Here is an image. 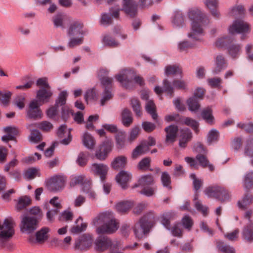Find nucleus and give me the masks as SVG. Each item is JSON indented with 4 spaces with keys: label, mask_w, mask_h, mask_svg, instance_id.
Instances as JSON below:
<instances>
[{
    "label": "nucleus",
    "mask_w": 253,
    "mask_h": 253,
    "mask_svg": "<svg viewBox=\"0 0 253 253\" xmlns=\"http://www.w3.org/2000/svg\"><path fill=\"white\" fill-rule=\"evenodd\" d=\"M189 19L192 21V31L189 33L188 37L196 41L200 40V37L203 35V27L210 23V19L207 14L198 8H193L189 10Z\"/></svg>",
    "instance_id": "obj_1"
},
{
    "label": "nucleus",
    "mask_w": 253,
    "mask_h": 253,
    "mask_svg": "<svg viewBox=\"0 0 253 253\" xmlns=\"http://www.w3.org/2000/svg\"><path fill=\"white\" fill-rule=\"evenodd\" d=\"M93 223L97 227L96 232L98 234L113 233L119 227L113 213L109 211L99 214L94 219Z\"/></svg>",
    "instance_id": "obj_2"
},
{
    "label": "nucleus",
    "mask_w": 253,
    "mask_h": 253,
    "mask_svg": "<svg viewBox=\"0 0 253 253\" xmlns=\"http://www.w3.org/2000/svg\"><path fill=\"white\" fill-rule=\"evenodd\" d=\"M115 77L122 85L126 89L132 88L134 83L140 86L144 84L143 79L139 76H137L133 69L122 70L119 74L116 75Z\"/></svg>",
    "instance_id": "obj_3"
},
{
    "label": "nucleus",
    "mask_w": 253,
    "mask_h": 253,
    "mask_svg": "<svg viewBox=\"0 0 253 253\" xmlns=\"http://www.w3.org/2000/svg\"><path fill=\"white\" fill-rule=\"evenodd\" d=\"M155 222V215L150 212L140 218L139 222L136 223L133 228L135 236L139 239L142 238L144 235L150 231Z\"/></svg>",
    "instance_id": "obj_4"
},
{
    "label": "nucleus",
    "mask_w": 253,
    "mask_h": 253,
    "mask_svg": "<svg viewBox=\"0 0 253 253\" xmlns=\"http://www.w3.org/2000/svg\"><path fill=\"white\" fill-rule=\"evenodd\" d=\"M233 41L234 39L231 37H224L217 39L215 45L219 47L227 46L229 55L233 58H236L241 52V46L239 44L233 43Z\"/></svg>",
    "instance_id": "obj_5"
},
{
    "label": "nucleus",
    "mask_w": 253,
    "mask_h": 253,
    "mask_svg": "<svg viewBox=\"0 0 253 253\" xmlns=\"http://www.w3.org/2000/svg\"><path fill=\"white\" fill-rule=\"evenodd\" d=\"M204 192L208 196L215 198L221 202L228 201L230 199V194L228 190L217 185L209 186Z\"/></svg>",
    "instance_id": "obj_6"
},
{
    "label": "nucleus",
    "mask_w": 253,
    "mask_h": 253,
    "mask_svg": "<svg viewBox=\"0 0 253 253\" xmlns=\"http://www.w3.org/2000/svg\"><path fill=\"white\" fill-rule=\"evenodd\" d=\"M14 221L11 218L4 219L3 223H0V243L9 241L13 236L15 231L14 229Z\"/></svg>",
    "instance_id": "obj_7"
},
{
    "label": "nucleus",
    "mask_w": 253,
    "mask_h": 253,
    "mask_svg": "<svg viewBox=\"0 0 253 253\" xmlns=\"http://www.w3.org/2000/svg\"><path fill=\"white\" fill-rule=\"evenodd\" d=\"M228 31L231 34H241L242 40L246 39V35L250 31V26L246 22L242 19H236L229 27Z\"/></svg>",
    "instance_id": "obj_8"
},
{
    "label": "nucleus",
    "mask_w": 253,
    "mask_h": 253,
    "mask_svg": "<svg viewBox=\"0 0 253 253\" xmlns=\"http://www.w3.org/2000/svg\"><path fill=\"white\" fill-rule=\"evenodd\" d=\"M96 250L99 252H103L110 248L111 250L117 249L119 247V243L118 241L112 242L107 236L101 235L96 239Z\"/></svg>",
    "instance_id": "obj_9"
},
{
    "label": "nucleus",
    "mask_w": 253,
    "mask_h": 253,
    "mask_svg": "<svg viewBox=\"0 0 253 253\" xmlns=\"http://www.w3.org/2000/svg\"><path fill=\"white\" fill-rule=\"evenodd\" d=\"M92 241V238L90 235L84 234L76 240L74 245L75 250L82 252L86 251L91 246Z\"/></svg>",
    "instance_id": "obj_10"
},
{
    "label": "nucleus",
    "mask_w": 253,
    "mask_h": 253,
    "mask_svg": "<svg viewBox=\"0 0 253 253\" xmlns=\"http://www.w3.org/2000/svg\"><path fill=\"white\" fill-rule=\"evenodd\" d=\"M101 82L104 88L103 97L101 100V105H104L106 102L111 99L113 97L112 93L113 79L105 77L101 79Z\"/></svg>",
    "instance_id": "obj_11"
},
{
    "label": "nucleus",
    "mask_w": 253,
    "mask_h": 253,
    "mask_svg": "<svg viewBox=\"0 0 253 253\" xmlns=\"http://www.w3.org/2000/svg\"><path fill=\"white\" fill-rule=\"evenodd\" d=\"M49 231V229L48 227H43L37 231L35 235H30L28 241L32 244H42L48 239Z\"/></svg>",
    "instance_id": "obj_12"
},
{
    "label": "nucleus",
    "mask_w": 253,
    "mask_h": 253,
    "mask_svg": "<svg viewBox=\"0 0 253 253\" xmlns=\"http://www.w3.org/2000/svg\"><path fill=\"white\" fill-rule=\"evenodd\" d=\"M38 222L36 217L31 216H24L21 222V231L28 233L33 232L37 229Z\"/></svg>",
    "instance_id": "obj_13"
},
{
    "label": "nucleus",
    "mask_w": 253,
    "mask_h": 253,
    "mask_svg": "<svg viewBox=\"0 0 253 253\" xmlns=\"http://www.w3.org/2000/svg\"><path fill=\"white\" fill-rule=\"evenodd\" d=\"M65 182L64 177L60 175H56L51 177L47 181L46 186L50 191H58L64 187Z\"/></svg>",
    "instance_id": "obj_14"
},
{
    "label": "nucleus",
    "mask_w": 253,
    "mask_h": 253,
    "mask_svg": "<svg viewBox=\"0 0 253 253\" xmlns=\"http://www.w3.org/2000/svg\"><path fill=\"white\" fill-rule=\"evenodd\" d=\"M27 113L28 117L34 120H38L42 118V111L38 100H33L30 103Z\"/></svg>",
    "instance_id": "obj_15"
},
{
    "label": "nucleus",
    "mask_w": 253,
    "mask_h": 253,
    "mask_svg": "<svg viewBox=\"0 0 253 253\" xmlns=\"http://www.w3.org/2000/svg\"><path fill=\"white\" fill-rule=\"evenodd\" d=\"M108 167L103 164H93L90 167V172L93 174L99 176L101 180L104 182L108 171Z\"/></svg>",
    "instance_id": "obj_16"
},
{
    "label": "nucleus",
    "mask_w": 253,
    "mask_h": 253,
    "mask_svg": "<svg viewBox=\"0 0 253 253\" xmlns=\"http://www.w3.org/2000/svg\"><path fill=\"white\" fill-rule=\"evenodd\" d=\"M83 24L79 21L72 23L67 31V35L69 37H81L84 35L85 32L83 29Z\"/></svg>",
    "instance_id": "obj_17"
},
{
    "label": "nucleus",
    "mask_w": 253,
    "mask_h": 253,
    "mask_svg": "<svg viewBox=\"0 0 253 253\" xmlns=\"http://www.w3.org/2000/svg\"><path fill=\"white\" fill-rule=\"evenodd\" d=\"M112 142L109 140L105 141L100 145L99 149L96 152V158L100 160H105L108 154L112 151Z\"/></svg>",
    "instance_id": "obj_18"
},
{
    "label": "nucleus",
    "mask_w": 253,
    "mask_h": 253,
    "mask_svg": "<svg viewBox=\"0 0 253 253\" xmlns=\"http://www.w3.org/2000/svg\"><path fill=\"white\" fill-rule=\"evenodd\" d=\"M53 95L50 88H41L37 92L36 97L38 102L42 104L49 102L50 98Z\"/></svg>",
    "instance_id": "obj_19"
},
{
    "label": "nucleus",
    "mask_w": 253,
    "mask_h": 253,
    "mask_svg": "<svg viewBox=\"0 0 253 253\" xmlns=\"http://www.w3.org/2000/svg\"><path fill=\"white\" fill-rule=\"evenodd\" d=\"M166 133V142H174L176 138L177 134L178 131L177 126L175 125H170L165 128Z\"/></svg>",
    "instance_id": "obj_20"
},
{
    "label": "nucleus",
    "mask_w": 253,
    "mask_h": 253,
    "mask_svg": "<svg viewBox=\"0 0 253 253\" xmlns=\"http://www.w3.org/2000/svg\"><path fill=\"white\" fill-rule=\"evenodd\" d=\"M227 66V63L225 57L221 55H217L215 59V67L212 70L214 74H218Z\"/></svg>",
    "instance_id": "obj_21"
},
{
    "label": "nucleus",
    "mask_w": 253,
    "mask_h": 253,
    "mask_svg": "<svg viewBox=\"0 0 253 253\" xmlns=\"http://www.w3.org/2000/svg\"><path fill=\"white\" fill-rule=\"evenodd\" d=\"M163 89L159 86H156L155 88V92L158 94H160L163 92H165L170 98L172 97L173 96L174 88L171 83L167 79H165L163 81Z\"/></svg>",
    "instance_id": "obj_22"
},
{
    "label": "nucleus",
    "mask_w": 253,
    "mask_h": 253,
    "mask_svg": "<svg viewBox=\"0 0 253 253\" xmlns=\"http://www.w3.org/2000/svg\"><path fill=\"white\" fill-rule=\"evenodd\" d=\"M57 134L59 137L62 138L67 136V138H64L61 141V143L64 145H68L72 140L71 130H67V127L65 125L61 126L58 129Z\"/></svg>",
    "instance_id": "obj_23"
},
{
    "label": "nucleus",
    "mask_w": 253,
    "mask_h": 253,
    "mask_svg": "<svg viewBox=\"0 0 253 253\" xmlns=\"http://www.w3.org/2000/svg\"><path fill=\"white\" fill-rule=\"evenodd\" d=\"M131 178V175L125 170L121 171L116 176V179L117 182L124 189L127 187V183Z\"/></svg>",
    "instance_id": "obj_24"
},
{
    "label": "nucleus",
    "mask_w": 253,
    "mask_h": 253,
    "mask_svg": "<svg viewBox=\"0 0 253 253\" xmlns=\"http://www.w3.org/2000/svg\"><path fill=\"white\" fill-rule=\"evenodd\" d=\"M70 21V18L63 14L58 13L52 17V22L54 26L57 27L65 28V24L67 22Z\"/></svg>",
    "instance_id": "obj_25"
},
{
    "label": "nucleus",
    "mask_w": 253,
    "mask_h": 253,
    "mask_svg": "<svg viewBox=\"0 0 253 253\" xmlns=\"http://www.w3.org/2000/svg\"><path fill=\"white\" fill-rule=\"evenodd\" d=\"M4 131L7 133L6 135L2 137V140L7 142L9 140H13L15 136L17 134L18 131L16 127L12 126H7L4 128Z\"/></svg>",
    "instance_id": "obj_26"
},
{
    "label": "nucleus",
    "mask_w": 253,
    "mask_h": 253,
    "mask_svg": "<svg viewBox=\"0 0 253 253\" xmlns=\"http://www.w3.org/2000/svg\"><path fill=\"white\" fill-rule=\"evenodd\" d=\"M122 123L126 127L129 126L133 122L131 112L127 108H125L121 114Z\"/></svg>",
    "instance_id": "obj_27"
},
{
    "label": "nucleus",
    "mask_w": 253,
    "mask_h": 253,
    "mask_svg": "<svg viewBox=\"0 0 253 253\" xmlns=\"http://www.w3.org/2000/svg\"><path fill=\"white\" fill-rule=\"evenodd\" d=\"M133 206V202L128 201H124L118 203L116 205L117 211L122 213H126Z\"/></svg>",
    "instance_id": "obj_28"
},
{
    "label": "nucleus",
    "mask_w": 253,
    "mask_h": 253,
    "mask_svg": "<svg viewBox=\"0 0 253 253\" xmlns=\"http://www.w3.org/2000/svg\"><path fill=\"white\" fill-rule=\"evenodd\" d=\"M127 163V158L124 156L116 157L111 163V167L114 169H123Z\"/></svg>",
    "instance_id": "obj_29"
},
{
    "label": "nucleus",
    "mask_w": 253,
    "mask_h": 253,
    "mask_svg": "<svg viewBox=\"0 0 253 253\" xmlns=\"http://www.w3.org/2000/svg\"><path fill=\"white\" fill-rule=\"evenodd\" d=\"M201 116L206 122L211 125L214 124V118L212 115V111L211 108L207 107L201 112Z\"/></svg>",
    "instance_id": "obj_30"
},
{
    "label": "nucleus",
    "mask_w": 253,
    "mask_h": 253,
    "mask_svg": "<svg viewBox=\"0 0 253 253\" xmlns=\"http://www.w3.org/2000/svg\"><path fill=\"white\" fill-rule=\"evenodd\" d=\"M184 21L183 15L179 10H175L171 17V22L173 26L176 27L182 26Z\"/></svg>",
    "instance_id": "obj_31"
},
{
    "label": "nucleus",
    "mask_w": 253,
    "mask_h": 253,
    "mask_svg": "<svg viewBox=\"0 0 253 253\" xmlns=\"http://www.w3.org/2000/svg\"><path fill=\"white\" fill-rule=\"evenodd\" d=\"M175 213L173 211L166 212L161 216V222L168 229H170V220L174 219Z\"/></svg>",
    "instance_id": "obj_32"
},
{
    "label": "nucleus",
    "mask_w": 253,
    "mask_h": 253,
    "mask_svg": "<svg viewBox=\"0 0 253 253\" xmlns=\"http://www.w3.org/2000/svg\"><path fill=\"white\" fill-rule=\"evenodd\" d=\"M145 109L147 112L151 115L153 120L157 122L158 117L156 110V106L153 100H148L145 105Z\"/></svg>",
    "instance_id": "obj_33"
},
{
    "label": "nucleus",
    "mask_w": 253,
    "mask_h": 253,
    "mask_svg": "<svg viewBox=\"0 0 253 253\" xmlns=\"http://www.w3.org/2000/svg\"><path fill=\"white\" fill-rule=\"evenodd\" d=\"M243 238L248 242H253V223L247 225L244 229L243 232Z\"/></svg>",
    "instance_id": "obj_34"
},
{
    "label": "nucleus",
    "mask_w": 253,
    "mask_h": 253,
    "mask_svg": "<svg viewBox=\"0 0 253 253\" xmlns=\"http://www.w3.org/2000/svg\"><path fill=\"white\" fill-rule=\"evenodd\" d=\"M192 137V133L189 129L182 130L181 131V138L179 140V146L181 147L185 148L187 143Z\"/></svg>",
    "instance_id": "obj_35"
},
{
    "label": "nucleus",
    "mask_w": 253,
    "mask_h": 253,
    "mask_svg": "<svg viewBox=\"0 0 253 253\" xmlns=\"http://www.w3.org/2000/svg\"><path fill=\"white\" fill-rule=\"evenodd\" d=\"M91 180L90 178H88L82 185V189L84 193L88 194L90 198L94 199L96 197V194L91 189Z\"/></svg>",
    "instance_id": "obj_36"
},
{
    "label": "nucleus",
    "mask_w": 253,
    "mask_h": 253,
    "mask_svg": "<svg viewBox=\"0 0 253 253\" xmlns=\"http://www.w3.org/2000/svg\"><path fill=\"white\" fill-rule=\"evenodd\" d=\"M130 105L137 117L140 118L142 115V107L139 100L133 98L130 100Z\"/></svg>",
    "instance_id": "obj_37"
},
{
    "label": "nucleus",
    "mask_w": 253,
    "mask_h": 253,
    "mask_svg": "<svg viewBox=\"0 0 253 253\" xmlns=\"http://www.w3.org/2000/svg\"><path fill=\"white\" fill-rule=\"evenodd\" d=\"M182 71L180 67L177 65H168L165 67V74L167 76L177 74H182Z\"/></svg>",
    "instance_id": "obj_38"
},
{
    "label": "nucleus",
    "mask_w": 253,
    "mask_h": 253,
    "mask_svg": "<svg viewBox=\"0 0 253 253\" xmlns=\"http://www.w3.org/2000/svg\"><path fill=\"white\" fill-rule=\"evenodd\" d=\"M253 196L252 194H246L242 200L238 202L239 207L243 210L246 209L252 202Z\"/></svg>",
    "instance_id": "obj_39"
},
{
    "label": "nucleus",
    "mask_w": 253,
    "mask_h": 253,
    "mask_svg": "<svg viewBox=\"0 0 253 253\" xmlns=\"http://www.w3.org/2000/svg\"><path fill=\"white\" fill-rule=\"evenodd\" d=\"M245 8L242 5H235L231 7L229 11V15L231 16L236 17L244 14Z\"/></svg>",
    "instance_id": "obj_40"
},
{
    "label": "nucleus",
    "mask_w": 253,
    "mask_h": 253,
    "mask_svg": "<svg viewBox=\"0 0 253 253\" xmlns=\"http://www.w3.org/2000/svg\"><path fill=\"white\" fill-rule=\"evenodd\" d=\"M33 127L35 126H28V128L31 130L30 140L31 142L38 143L42 140V135L40 132L36 129H32Z\"/></svg>",
    "instance_id": "obj_41"
},
{
    "label": "nucleus",
    "mask_w": 253,
    "mask_h": 253,
    "mask_svg": "<svg viewBox=\"0 0 253 253\" xmlns=\"http://www.w3.org/2000/svg\"><path fill=\"white\" fill-rule=\"evenodd\" d=\"M244 154L250 158L253 157V138L251 137L246 141Z\"/></svg>",
    "instance_id": "obj_42"
},
{
    "label": "nucleus",
    "mask_w": 253,
    "mask_h": 253,
    "mask_svg": "<svg viewBox=\"0 0 253 253\" xmlns=\"http://www.w3.org/2000/svg\"><path fill=\"white\" fill-rule=\"evenodd\" d=\"M84 145L88 149H92L95 145V140L93 137L87 132L84 134L83 138Z\"/></svg>",
    "instance_id": "obj_43"
},
{
    "label": "nucleus",
    "mask_w": 253,
    "mask_h": 253,
    "mask_svg": "<svg viewBox=\"0 0 253 253\" xmlns=\"http://www.w3.org/2000/svg\"><path fill=\"white\" fill-rule=\"evenodd\" d=\"M138 182L139 185L145 187L153 184L154 182V180L152 175L148 174L141 176Z\"/></svg>",
    "instance_id": "obj_44"
},
{
    "label": "nucleus",
    "mask_w": 253,
    "mask_h": 253,
    "mask_svg": "<svg viewBox=\"0 0 253 253\" xmlns=\"http://www.w3.org/2000/svg\"><path fill=\"white\" fill-rule=\"evenodd\" d=\"M126 133L125 132L120 131L117 132L116 135V141L118 148H122L126 141Z\"/></svg>",
    "instance_id": "obj_45"
},
{
    "label": "nucleus",
    "mask_w": 253,
    "mask_h": 253,
    "mask_svg": "<svg viewBox=\"0 0 253 253\" xmlns=\"http://www.w3.org/2000/svg\"><path fill=\"white\" fill-rule=\"evenodd\" d=\"M30 126H35L39 127L41 129L44 131H50L53 128L52 125L49 122L42 121L38 124H32L30 125Z\"/></svg>",
    "instance_id": "obj_46"
},
{
    "label": "nucleus",
    "mask_w": 253,
    "mask_h": 253,
    "mask_svg": "<svg viewBox=\"0 0 253 253\" xmlns=\"http://www.w3.org/2000/svg\"><path fill=\"white\" fill-rule=\"evenodd\" d=\"M161 180L164 187L170 190L171 186V178L168 172H163L161 177Z\"/></svg>",
    "instance_id": "obj_47"
},
{
    "label": "nucleus",
    "mask_w": 253,
    "mask_h": 253,
    "mask_svg": "<svg viewBox=\"0 0 253 253\" xmlns=\"http://www.w3.org/2000/svg\"><path fill=\"white\" fill-rule=\"evenodd\" d=\"M217 247L218 250L223 253H235L234 248L224 244L221 241L217 242Z\"/></svg>",
    "instance_id": "obj_48"
},
{
    "label": "nucleus",
    "mask_w": 253,
    "mask_h": 253,
    "mask_svg": "<svg viewBox=\"0 0 253 253\" xmlns=\"http://www.w3.org/2000/svg\"><path fill=\"white\" fill-rule=\"evenodd\" d=\"M187 105L189 107V109L192 112L197 111L200 108V104L195 97L190 98L187 100Z\"/></svg>",
    "instance_id": "obj_49"
},
{
    "label": "nucleus",
    "mask_w": 253,
    "mask_h": 253,
    "mask_svg": "<svg viewBox=\"0 0 253 253\" xmlns=\"http://www.w3.org/2000/svg\"><path fill=\"white\" fill-rule=\"evenodd\" d=\"M141 143L137 146L133 151L132 153V157L133 159H135L139 156L145 154L148 151Z\"/></svg>",
    "instance_id": "obj_50"
},
{
    "label": "nucleus",
    "mask_w": 253,
    "mask_h": 253,
    "mask_svg": "<svg viewBox=\"0 0 253 253\" xmlns=\"http://www.w3.org/2000/svg\"><path fill=\"white\" fill-rule=\"evenodd\" d=\"M68 97V93L66 91H61L58 95V98L55 101V105L58 107L59 106H63L66 102L67 98Z\"/></svg>",
    "instance_id": "obj_51"
},
{
    "label": "nucleus",
    "mask_w": 253,
    "mask_h": 253,
    "mask_svg": "<svg viewBox=\"0 0 253 253\" xmlns=\"http://www.w3.org/2000/svg\"><path fill=\"white\" fill-rule=\"evenodd\" d=\"M70 39L68 43V45L70 48H73L76 46H78L83 43L84 41V38L83 36L81 37H70Z\"/></svg>",
    "instance_id": "obj_52"
},
{
    "label": "nucleus",
    "mask_w": 253,
    "mask_h": 253,
    "mask_svg": "<svg viewBox=\"0 0 253 253\" xmlns=\"http://www.w3.org/2000/svg\"><path fill=\"white\" fill-rule=\"evenodd\" d=\"M183 122L187 126L191 127L196 133L199 132V123L195 120L187 117L184 119Z\"/></svg>",
    "instance_id": "obj_53"
},
{
    "label": "nucleus",
    "mask_w": 253,
    "mask_h": 253,
    "mask_svg": "<svg viewBox=\"0 0 253 253\" xmlns=\"http://www.w3.org/2000/svg\"><path fill=\"white\" fill-rule=\"evenodd\" d=\"M31 204L30 199L27 196L21 197L19 199L17 208L18 210H21Z\"/></svg>",
    "instance_id": "obj_54"
},
{
    "label": "nucleus",
    "mask_w": 253,
    "mask_h": 253,
    "mask_svg": "<svg viewBox=\"0 0 253 253\" xmlns=\"http://www.w3.org/2000/svg\"><path fill=\"white\" fill-rule=\"evenodd\" d=\"M219 137V132L216 129L211 130L208 135V142L211 144L213 142H217Z\"/></svg>",
    "instance_id": "obj_55"
},
{
    "label": "nucleus",
    "mask_w": 253,
    "mask_h": 253,
    "mask_svg": "<svg viewBox=\"0 0 253 253\" xmlns=\"http://www.w3.org/2000/svg\"><path fill=\"white\" fill-rule=\"evenodd\" d=\"M244 184L247 189L253 187V172H250L246 174L244 178Z\"/></svg>",
    "instance_id": "obj_56"
},
{
    "label": "nucleus",
    "mask_w": 253,
    "mask_h": 253,
    "mask_svg": "<svg viewBox=\"0 0 253 253\" xmlns=\"http://www.w3.org/2000/svg\"><path fill=\"white\" fill-rule=\"evenodd\" d=\"M190 177L193 180L194 188L195 191L197 192L203 185V181L200 179L197 178L196 175L194 173L191 174Z\"/></svg>",
    "instance_id": "obj_57"
},
{
    "label": "nucleus",
    "mask_w": 253,
    "mask_h": 253,
    "mask_svg": "<svg viewBox=\"0 0 253 253\" xmlns=\"http://www.w3.org/2000/svg\"><path fill=\"white\" fill-rule=\"evenodd\" d=\"M103 42L104 44L113 47H117L119 44L118 42L109 36H105L103 39Z\"/></svg>",
    "instance_id": "obj_58"
},
{
    "label": "nucleus",
    "mask_w": 253,
    "mask_h": 253,
    "mask_svg": "<svg viewBox=\"0 0 253 253\" xmlns=\"http://www.w3.org/2000/svg\"><path fill=\"white\" fill-rule=\"evenodd\" d=\"M151 159L146 157L143 159L138 164V168L139 169L145 170L148 169L150 166Z\"/></svg>",
    "instance_id": "obj_59"
},
{
    "label": "nucleus",
    "mask_w": 253,
    "mask_h": 253,
    "mask_svg": "<svg viewBox=\"0 0 253 253\" xmlns=\"http://www.w3.org/2000/svg\"><path fill=\"white\" fill-rule=\"evenodd\" d=\"M87 153L83 152L80 153L78 156V159L77 160V163H78V164L81 167L84 166L87 163Z\"/></svg>",
    "instance_id": "obj_60"
},
{
    "label": "nucleus",
    "mask_w": 253,
    "mask_h": 253,
    "mask_svg": "<svg viewBox=\"0 0 253 253\" xmlns=\"http://www.w3.org/2000/svg\"><path fill=\"white\" fill-rule=\"evenodd\" d=\"M222 82V79L219 77L210 78L208 80L209 84L212 88L219 87Z\"/></svg>",
    "instance_id": "obj_61"
},
{
    "label": "nucleus",
    "mask_w": 253,
    "mask_h": 253,
    "mask_svg": "<svg viewBox=\"0 0 253 253\" xmlns=\"http://www.w3.org/2000/svg\"><path fill=\"white\" fill-rule=\"evenodd\" d=\"M172 85L176 89L185 90L186 89L187 84L183 80L175 79L172 82Z\"/></svg>",
    "instance_id": "obj_62"
},
{
    "label": "nucleus",
    "mask_w": 253,
    "mask_h": 253,
    "mask_svg": "<svg viewBox=\"0 0 253 253\" xmlns=\"http://www.w3.org/2000/svg\"><path fill=\"white\" fill-rule=\"evenodd\" d=\"M87 178H88L86 177L84 175L75 176L72 178L70 183L72 185H75L76 184H82L83 185L84 183Z\"/></svg>",
    "instance_id": "obj_63"
},
{
    "label": "nucleus",
    "mask_w": 253,
    "mask_h": 253,
    "mask_svg": "<svg viewBox=\"0 0 253 253\" xmlns=\"http://www.w3.org/2000/svg\"><path fill=\"white\" fill-rule=\"evenodd\" d=\"M182 224L183 227L188 230H190L193 225V221L191 218L188 216H184L182 219Z\"/></svg>",
    "instance_id": "obj_64"
}]
</instances>
